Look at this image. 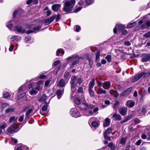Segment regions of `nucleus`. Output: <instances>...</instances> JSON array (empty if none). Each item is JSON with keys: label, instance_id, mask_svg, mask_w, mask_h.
<instances>
[{"label": "nucleus", "instance_id": "f257e3e1", "mask_svg": "<svg viewBox=\"0 0 150 150\" xmlns=\"http://www.w3.org/2000/svg\"><path fill=\"white\" fill-rule=\"evenodd\" d=\"M75 2V0H70L65 1L64 5V10L67 13L71 12Z\"/></svg>", "mask_w": 150, "mask_h": 150}, {"label": "nucleus", "instance_id": "f03ea898", "mask_svg": "<svg viewBox=\"0 0 150 150\" xmlns=\"http://www.w3.org/2000/svg\"><path fill=\"white\" fill-rule=\"evenodd\" d=\"M18 127L15 126L14 125H12L9 126L7 129V131L8 134H11L17 131Z\"/></svg>", "mask_w": 150, "mask_h": 150}, {"label": "nucleus", "instance_id": "7ed1b4c3", "mask_svg": "<svg viewBox=\"0 0 150 150\" xmlns=\"http://www.w3.org/2000/svg\"><path fill=\"white\" fill-rule=\"evenodd\" d=\"M145 73V72H144L135 75L132 77L131 81L133 83H134L137 81L141 78Z\"/></svg>", "mask_w": 150, "mask_h": 150}, {"label": "nucleus", "instance_id": "20e7f679", "mask_svg": "<svg viewBox=\"0 0 150 150\" xmlns=\"http://www.w3.org/2000/svg\"><path fill=\"white\" fill-rule=\"evenodd\" d=\"M118 112L122 115H125L127 112V108L125 107H121L119 109Z\"/></svg>", "mask_w": 150, "mask_h": 150}, {"label": "nucleus", "instance_id": "39448f33", "mask_svg": "<svg viewBox=\"0 0 150 150\" xmlns=\"http://www.w3.org/2000/svg\"><path fill=\"white\" fill-rule=\"evenodd\" d=\"M118 30L121 31L124 29V26L122 24L116 25L113 29V32L114 33H117V28Z\"/></svg>", "mask_w": 150, "mask_h": 150}, {"label": "nucleus", "instance_id": "423d86ee", "mask_svg": "<svg viewBox=\"0 0 150 150\" xmlns=\"http://www.w3.org/2000/svg\"><path fill=\"white\" fill-rule=\"evenodd\" d=\"M33 25L31 24L27 26V27L28 29H32L33 30V32H35L39 30L41 28L42 26L41 25H38L37 26L34 28L33 27Z\"/></svg>", "mask_w": 150, "mask_h": 150}, {"label": "nucleus", "instance_id": "0eeeda50", "mask_svg": "<svg viewBox=\"0 0 150 150\" xmlns=\"http://www.w3.org/2000/svg\"><path fill=\"white\" fill-rule=\"evenodd\" d=\"M16 30L18 33H24L25 31L26 30L23 27L20 25H18L16 27Z\"/></svg>", "mask_w": 150, "mask_h": 150}, {"label": "nucleus", "instance_id": "6e6552de", "mask_svg": "<svg viewBox=\"0 0 150 150\" xmlns=\"http://www.w3.org/2000/svg\"><path fill=\"white\" fill-rule=\"evenodd\" d=\"M132 90V88L130 87L126 90L123 91L120 93V95L122 96H123L129 94L130 93L131 91Z\"/></svg>", "mask_w": 150, "mask_h": 150}, {"label": "nucleus", "instance_id": "1a4fd4ad", "mask_svg": "<svg viewBox=\"0 0 150 150\" xmlns=\"http://www.w3.org/2000/svg\"><path fill=\"white\" fill-rule=\"evenodd\" d=\"M70 113L72 117H78V112L76 108H73L71 109Z\"/></svg>", "mask_w": 150, "mask_h": 150}, {"label": "nucleus", "instance_id": "9d476101", "mask_svg": "<svg viewBox=\"0 0 150 150\" xmlns=\"http://www.w3.org/2000/svg\"><path fill=\"white\" fill-rule=\"evenodd\" d=\"M150 59V54H144L143 55L142 61L143 62H146Z\"/></svg>", "mask_w": 150, "mask_h": 150}, {"label": "nucleus", "instance_id": "9b49d317", "mask_svg": "<svg viewBox=\"0 0 150 150\" xmlns=\"http://www.w3.org/2000/svg\"><path fill=\"white\" fill-rule=\"evenodd\" d=\"M135 104V103L132 100H129L127 101L126 106L129 108H132L133 107Z\"/></svg>", "mask_w": 150, "mask_h": 150}, {"label": "nucleus", "instance_id": "f8f14e48", "mask_svg": "<svg viewBox=\"0 0 150 150\" xmlns=\"http://www.w3.org/2000/svg\"><path fill=\"white\" fill-rule=\"evenodd\" d=\"M61 5L59 4H56L53 5L52 6V10L55 11H57L60 8Z\"/></svg>", "mask_w": 150, "mask_h": 150}, {"label": "nucleus", "instance_id": "ddd939ff", "mask_svg": "<svg viewBox=\"0 0 150 150\" xmlns=\"http://www.w3.org/2000/svg\"><path fill=\"white\" fill-rule=\"evenodd\" d=\"M110 86V82L108 81H106L102 84V87L105 89H109Z\"/></svg>", "mask_w": 150, "mask_h": 150}, {"label": "nucleus", "instance_id": "4468645a", "mask_svg": "<svg viewBox=\"0 0 150 150\" xmlns=\"http://www.w3.org/2000/svg\"><path fill=\"white\" fill-rule=\"evenodd\" d=\"M64 92V90H61L58 89L56 91V94L57 96V98L58 99H60L62 97Z\"/></svg>", "mask_w": 150, "mask_h": 150}, {"label": "nucleus", "instance_id": "2eb2a0df", "mask_svg": "<svg viewBox=\"0 0 150 150\" xmlns=\"http://www.w3.org/2000/svg\"><path fill=\"white\" fill-rule=\"evenodd\" d=\"M65 82L63 79H61L59 81L57 85L59 87H63L65 86Z\"/></svg>", "mask_w": 150, "mask_h": 150}, {"label": "nucleus", "instance_id": "dca6fc26", "mask_svg": "<svg viewBox=\"0 0 150 150\" xmlns=\"http://www.w3.org/2000/svg\"><path fill=\"white\" fill-rule=\"evenodd\" d=\"M55 18V16H52V17L49 18L45 20V22L47 24H50L54 20Z\"/></svg>", "mask_w": 150, "mask_h": 150}, {"label": "nucleus", "instance_id": "f3484780", "mask_svg": "<svg viewBox=\"0 0 150 150\" xmlns=\"http://www.w3.org/2000/svg\"><path fill=\"white\" fill-rule=\"evenodd\" d=\"M107 93L106 91L103 89L102 88H99L96 91V93L97 94H106Z\"/></svg>", "mask_w": 150, "mask_h": 150}, {"label": "nucleus", "instance_id": "a211bd4d", "mask_svg": "<svg viewBox=\"0 0 150 150\" xmlns=\"http://www.w3.org/2000/svg\"><path fill=\"white\" fill-rule=\"evenodd\" d=\"M78 55L77 54H74L72 55L71 57H69L67 58V61H70L71 60H75L77 59L80 58Z\"/></svg>", "mask_w": 150, "mask_h": 150}, {"label": "nucleus", "instance_id": "6ab92c4d", "mask_svg": "<svg viewBox=\"0 0 150 150\" xmlns=\"http://www.w3.org/2000/svg\"><path fill=\"white\" fill-rule=\"evenodd\" d=\"M71 89V92L73 93L75 92L76 90L77 83H70Z\"/></svg>", "mask_w": 150, "mask_h": 150}, {"label": "nucleus", "instance_id": "aec40b11", "mask_svg": "<svg viewBox=\"0 0 150 150\" xmlns=\"http://www.w3.org/2000/svg\"><path fill=\"white\" fill-rule=\"evenodd\" d=\"M95 84V79L94 78L92 79L91 81L90 82L89 85V89L93 88Z\"/></svg>", "mask_w": 150, "mask_h": 150}, {"label": "nucleus", "instance_id": "412c9836", "mask_svg": "<svg viewBox=\"0 0 150 150\" xmlns=\"http://www.w3.org/2000/svg\"><path fill=\"white\" fill-rule=\"evenodd\" d=\"M81 59V57L77 59L74 61H73L71 64H70V66L72 68L73 67L74 65L78 64L79 62V59Z\"/></svg>", "mask_w": 150, "mask_h": 150}, {"label": "nucleus", "instance_id": "4be33fe9", "mask_svg": "<svg viewBox=\"0 0 150 150\" xmlns=\"http://www.w3.org/2000/svg\"><path fill=\"white\" fill-rule=\"evenodd\" d=\"M110 123V119L109 118H106L105 120V122L103 124L104 127H107L109 125Z\"/></svg>", "mask_w": 150, "mask_h": 150}, {"label": "nucleus", "instance_id": "5701e85b", "mask_svg": "<svg viewBox=\"0 0 150 150\" xmlns=\"http://www.w3.org/2000/svg\"><path fill=\"white\" fill-rule=\"evenodd\" d=\"M150 26V22L147 21L146 23L143 24L142 26V29L147 28Z\"/></svg>", "mask_w": 150, "mask_h": 150}, {"label": "nucleus", "instance_id": "b1692460", "mask_svg": "<svg viewBox=\"0 0 150 150\" xmlns=\"http://www.w3.org/2000/svg\"><path fill=\"white\" fill-rule=\"evenodd\" d=\"M112 117L115 118V119L117 120H120L122 119L121 116L119 114H114L113 115Z\"/></svg>", "mask_w": 150, "mask_h": 150}, {"label": "nucleus", "instance_id": "393cba45", "mask_svg": "<svg viewBox=\"0 0 150 150\" xmlns=\"http://www.w3.org/2000/svg\"><path fill=\"white\" fill-rule=\"evenodd\" d=\"M32 109H30L29 110H28L26 112V117L25 118V120H27L30 117V114L32 112Z\"/></svg>", "mask_w": 150, "mask_h": 150}, {"label": "nucleus", "instance_id": "a878e982", "mask_svg": "<svg viewBox=\"0 0 150 150\" xmlns=\"http://www.w3.org/2000/svg\"><path fill=\"white\" fill-rule=\"evenodd\" d=\"M76 79V76L75 75H73L71 78L70 81V83H76L75 82Z\"/></svg>", "mask_w": 150, "mask_h": 150}, {"label": "nucleus", "instance_id": "bb28decb", "mask_svg": "<svg viewBox=\"0 0 150 150\" xmlns=\"http://www.w3.org/2000/svg\"><path fill=\"white\" fill-rule=\"evenodd\" d=\"M7 126V124L5 122H3L1 123L0 126V129L2 130V129H4Z\"/></svg>", "mask_w": 150, "mask_h": 150}, {"label": "nucleus", "instance_id": "cd10ccee", "mask_svg": "<svg viewBox=\"0 0 150 150\" xmlns=\"http://www.w3.org/2000/svg\"><path fill=\"white\" fill-rule=\"evenodd\" d=\"M12 21H10V22H8L6 24V27L10 30H11L13 27V24L11 22Z\"/></svg>", "mask_w": 150, "mask_h": 150}, {"label": "nucleus", "instance_id": "c85d7f7f", "mask_svg": "<svg viewBox=\"0 0 150 150\" xmlns=\"http://www.w3.org/2000/svg\"><path fill=\"white\" fill-rule=\"evenodd\" d=\"M20 39V38L18 36H13L11 38V40L12 41H18Z\"/></svg>", "mask_w": 150, "mask_h": 150}, {"label": "nucleus", "instance_id": "c756f323", "mask_svg": "<svg viewBox=\"0 0 150 150\" xmlns=\"http://www.w3.org/2000/svg\"><path fill=\"white\" fill-rule=\"evenodd\" d=\"M83 104L84 105L86 106L89 109H93L95 107L94 105L91 104L88 105L87 103H83Z\"/></svg>", "mask_w": 150, "mask_h": 150}, {"label": "nucleus", "instance_id": "7c9ffc66", "mask_svg": "<svg viewBox=\"0 0 150 150\" xmlns=\"http://www.w3.org/2000/svg\"><path fill=\"white\" fill-rule=\"evenodd\" d=\"M112 130L111 128H108L107 129L106 131L104 132V134L108 135L112 132Z\"/></svg>", "mask_w": 150, "mask_h": 150}, {"label": "nucleus", "instance_id": "2f4dec72", "mask_svg": "<svg viewBox=\"0 0 150 150\" xmlns=\"http://www.w3.org/2000/svg\"><path fill=\"white\" fill-rule=\"evenodd\" d=\"M126 139L127 138H124L123 137L121 138L120 140V141L119 143L121 144H125L126 142Z\"/></svg>", "mask_w": 150, "mask_h": 150}, {"label": "nucleus", "instance_id": "473e14b6", "mask_svg": "<svg viewBox=\"0 0 150 150\" xmlns=\"http://www.w3.org/2000/svg\"><path fill=\"white\" fill-rule=\"evenodd\" d=\"M108 146L112 150H114L115 149V145L112 142L109 143L108 145Z\"/></svg>", "mask_w": 150, "mask_h": 150}, {"label": "nucleus", "instance_id": "72a5a7b5", "mask_svg": "<svg viewBox=\"0 0 150 150\" xmlns=\"http://www.w3.org/2000/svg\"><path fill=\"white\" fill-rule=\"evenodd\" d=\"M93 3V1L91 0H86L85 1V6L90 5Z\"/></svg>", "mask_w": 150, "mask_h": 150}, {"label": "nucleus", "instance_id": "f704fd0d", "mask_svg": "<svg viewBox=\"0 0 150 150\" xmlns=\"http://www.w3.org/2000/svg\"><path fill=\"white\" fill-rule=\"evenodd\" d=\"M136 22H134L130 23L128 24L127 26V27L128 28H130L134 27L136 25Z\"/></svg>", "mask_w": 150, "mask_h": 150}, {"label": "nucleus", "instance_id": "c9c22d12", "mask_svg": "<svg viewBox=\"0 0 150 150\" xmlns=\"http://www.w3.org/2000/svg\"><path fill=\"white\" fill-rule=\"evenodd\" d=\"M120 104V103L119 101H116L113 107V108L115 109H117L119 107Z\"/></svg>", "mask_w": 150, "mask_h": 150}, {"label": "nucleus", "instance_id": "e433bc0d", "mask_svg": "<svg viewBox=\"0 0 150 150\" xmlns=\"http://www.w3.org/2000/svg\"><path fill=\"white\" fill-rule=\"evenodd\" d=\"M46 97L47 96L45 95H43L42 96L41 98L38 101L39 102H41L42 101L46 99Z\"/></svg>", "mask_w": 150, "mask_h": 150}, {"label": "nucleus", "instance_id": "4c0bfd02", "mask_svg": "<svg viewBox=\"0 0 150 150\" xmlns=\"http://www.w3.org/2000/svg\"><path fill=\"white\" fill-rule=\"evenodd\" d=\"M88 59L89 61V64L90 66V68H91L92 67V66L93 63V60L89 57H88Z\"/></svg>", "mask_w": 150, "mask_h": 150}, {"label": "nucleus", "instance_id": "58836bf2", "mask_svg": "<svg viewBox=\"0 0 150 150\" xmlns=\"http://www.w3.org/2000/svg\"><path fill=\"white\" fill-rule=\"evenodd\" d=\"M10 96L9 92H6L3 94V97L4 98H8Z\"/></svg>", "mask_w": 150, "mask_h": 150}, {"label": "nucleus", "instance_id": "ea45409f", "mask_svg": "<svg viewBox=\"0 0 150 150\" xmlns=\"http://www.w3.org/2000/svg\"><path fill=\"white\" fill-rule=\"evenodd\" d=\"M14 110V109L13 108H8L5 110V112L7 113H8L10 112H13Z\"/></svg>", "mask_w": 150, "mask_h": 150}, {"label": "nucleus", "instance_id": "a19ab883", "mask_svg": "<svg viewBox=\"0 0 150 150\" xmlns=\"http://www.w3.org/2000/svg\"><path fill=\"white\" fill-rule=\"evenodd\" d=\"M75 101L76 103L78 105H79L81 104L80 100L77 97L75 98Z\"/></svg>", "mask_w": 150, "mask_h": 150}, {"label": "nucleus", "instance_id": "79ce46f5", "mask_svg": "<svg viewBox=\"0 0 150 150\" xmlns=\"http://www.w3.org/2000/svg\"><path fill=\"white\" fill-rule=\"evenodd\" d=\"M29 93L31 95H33L36 94L37 93V92L36 90L33 89L31 90L30 91Z\"/></svg>", "mask_w": 150, "mask_h": 150}, {"label": "nucleus", "instance_id": "37998d69", "mask_svg": "<svg viewBox=\"0 0 150 150\" xmlns=\"http://www.w3.org/2000/svg\"><path fill=\"white\" fill-rule=\"evenodd\" d=\"M88 91L89 92V94L90 95V96L91 97H93L94 96V93L92 91V90L91 89H89Z\"/></svg>", "mask_w": 150, "mask_h": 150}, {"label": "nucleus", "instance_id": "c03bdc74", "mask_svg": "<svg viewBox=\"0 0 150 150\" xmlns=\"http://www.w3.org/2000/svg\"><path fill=\"white\" fill-rule=\"evenodd\" d=\"M91 125L93 127H96L98 125V123L97 121H95L92 122Z\"/></svg>", "mask_w": 150, "mask_h": 150}, {"label": "nucleus", "instance_id": "a18cd8bd", "mask_svg": "<svg viewBox=\"0 0 150 150\" xmlns=\"http://www.w3.org/2000/svg\"><path fill=\"white\" fill-rule=\"evenodd\" d=\"M132 116V115L131 114L129 115H128L127 116L125 119L124 120L126 122H127V121L129 120L131 118Z\"/></svg>", "mask_w": 150, "mask_h": 150}, {"label": "nucleus", "instance_id": "49530a36", "mask_svg": "<svg viewBox=\"0 0 150 150\" xmlns=\"http://www.w3.org/2000/svg\"><path fill=\"white\" fill-rule=\"evenodd\" d=\"M143 36L146 38H148L149 37H150V32H147L145 34H144V35Z\"/></svg>", "mask_w": 150, "mask_h": 150}, {"label": "nucleus", "instance_id": "de8ad7c7", "mask_svg": "<svg viewBox=\"0 0 150 150\" xmlns=\"http://www.w3.org/2000/svg\"><path fill=\"white\" fill-rule=\"evenodd\" d=\"M17 119V118H16V117L15 116H13L10 118L9 122L10 123H11L13 121L15 120H16Z\"/></svg>", "mask_w": 150, "mask_h": 150}, {"label": "nucleus", "instance_id": "09e8293b", "mask_svg": "<svg viewBox=\"0 0 150 150\" xmlns=\"http://www.w3.org/2000/svg\"><path fill=\"white\" fill-rule=\"evenodd\" d=\"M104 138L106 140L110 141L111 139L110 137L108 136V135L104 134Z\"/></svg>", "mask_w": 150, "mask_h": 150}, {"label": "nucleus", "instance_id": "8fccbe9b", "mask_svg": "<svg viewBox=\"0 0 150 150\" xmlns=\"http://www.w3.org/2000/svg\"><path fill=\"white\" fill-rule=\"evenodd\" d=\"M69 73L68 72H65L64 74V78L66 79H67L69 76Z\"/></svg>", "mask_w": 150, "mask_h": 150}, {"label": "nucleus", "instance_id": "3c124183", "mask_svg": "<svg viewBox=\"0 0 150 150\" xmlns=\"http://www.w3.org/2000/svg\"><path fill=\"white\" fill-rule=\"evenodd\" d=\"M26 93H23L19 95L18 98L19 99H21L24 97Z\"/></svg>", "mask_w": 150, "mask_h": 150}, {"label": "nucleus", "instance_id": "603ef678", "mask_svg": "<svg viewBox=\"0 0 150 150\" xmlns=\"http://www.w3.org/2000/svg\"><path fill=\"white\" fill-rule=\"evenodd\" d=\"M77 92L79 93H82L83 92V88L82 87H79L77 91Z\"/></svg>", "mask_w": 150, "mask_h": 150}, {"label": "nucleus", "instance_id": "864d4df0", "mask_svg": "<svg viewBox=\"0 0 150 150\" xmlns=\"http://www.w3.org/2000/svg\"><path fill=\"white\" fill-rule=\"evenodd\" d=\"M105 59L108 62H110L111 61V57L110 55H107L105 57Z\"/></svg>", "mask_w": 150, "mask_h": 150}, {"label": "nucleus", "instance_id": "5fc2aeb1", "mask_svg": "<svg viewBox=\"0 0 150 150\" xmlns=\"http://www.w3.org/2000/svg\"><path fill=\"white\" fill-rule=\"evenodd\" d=\"M9 106V105L6 103H4L1 105V107L2 108H4Z\"/></svg>", "mask_w": 150, "mask_h": 150}, {"label": "nucleus", "instance_id": "6e6d98bb", "mask_svg": "<svg viewBox=\"0 0 150 150\" xmlns=\"http://www.w3.org/2000/svg\"><path fill=\"white\" fill-rule=\"evenodd\" d=\"M60 63V61L58 60H57L54 62L53 65L54 66H56L57 65H58Z\"/></svg>", "mask_w": 150, "mask_h": 150}, {"label": "nucleus", "instance_id": "4d7b16f0", "mask_svg": "<svg viewBox=\"0 0 150 150\" xmlns=\"http://www.w3.org/2000/svg\"><path fill=\"white\" fill-rule=\"evenodd\" d=\"M24 117V115H23L20 116L18 119L19 121L20 122H22L23 121Z\"/></svg>", "mask_w": 150, "mask_h": 150}, {"label": "nucleus", "instance_id": "13d9d810", "mask_svg": "<svg viewBox=\"0 0 150 150\" xmlns=\"http://www.w3.org/2000/svg\"><path fill=\"white\" fill-rule=\"evenodd\" d=\"M48 107V105H44L42 108V112L45 111Z\"/></svg>", "mask_w": 150, "mask_h": 150}, {"label": "nucleus", "instance_id": "bf43d9fd", "mask_svg": "<svg viewBox=\"0 0 150 150\" xmlns=\"http://www.w3.org/2000/svg\"><path fill=\"white\" fill-rule=\"evenodd\" d=\"M78 4L79 5H83L84 7L85 6V2H83L82 1H80L78 2Z\"/></svg>", "mask_w": 150, "mask_h": 150}, {"label": "nucleus", "instance_id": "052dcab7", "mask_svg": "<svg viewBox=\"0 0 150 150\" xmlns=\"http://www.w3.org/2000/svg\"><path fill=\"white\" fill-rule=\"evenodd\" d=\"M82 7H79L76 9H75L74 11V13H77L80 11L82 9Z\"/></svg>", "mask_w": 150, "mask_h": 150}, {"label": "nucleus", "instance_id": "680f3d73", "mask_svg": "<svg viewBox=\"0 0 150 150\" xmlns=\"http://www.w3.org/2000/svg\"><path fill=\"white\" fill-rule=\"evenodd\" d=\"M134 123L136 124H137L140 122L139 120L137 118H135L134 120Z\"/></svg>", "mask_w": 150, "mask_h": 150}, {"label": "nucleus", "instance_id": "e2e57ef3", "mask_svg": "<svg viewBox=\"0 0 150 150\" xmlns=\"http://www.w3.org/2000/svg\"><path fill=\"white\" fill-rule=\"evenodd\" d=\"M83 81V80L81 78H79L77 79V83L79 84H81Z\"/></svg>", "mask_w": 150, "mask_h": 150}, {"label": "nucleus", "instance_id": "0e129e2a", "mask_svg": "<svg viewBox=\"0 0 150 150\" xmlns=\"http://www.w3.org/2000/svg\"><path fill=\"white\" fill-rule=\"evenodd\" d=\"M76 31L77 32H79L81 30V28L79 26L76 25Z\"/></svg>", "mask_w": 150, "mask_h": 150}, {"label": "nucleus", "instance_id": "69168bd1", "mask_svg": "<svg viewBox=\"0 0 150 150\" xmlns=\"http://www.w3.org/2000/svg\"><path fill=\"white\" fill-rule=\"evenodd\" d=\"M60 15L59 14H58L56 16V20L57 22L59 21L60 19Z\"/></svg>", "mask_w": 150, "mask_h": 150}, {"label": "nucleus", "instance_id": "338daca9", "mask_svg": "<svg viewBox=\"0 0 150 150\" xmlns=\"http://www.w3.org/2000/svg\"><path fill=\"white\" fill-rule=\"evenodd\" d=\"M142 140L140 139L138 140L135 143V144L137 146H139L142 142Z\"/></svg>", "mask_w": 150, "mask_h": 150}, {"label": "nucleus", "instance_id": "774afa93", "mask_svg": "<svg viewBox=\"0 0 150 150\" xmlns=\"http://www.w3.org/2000/svg\"><path fill=\"white\" fill-rule=\"evenodd\" d=\"M116 91H115L113 90H111L109 91V93L110 94H112V93L114 94L115 95H116Z\"/></svg>", "mask_w": 150, "mask_h": 150}]
</instances>
